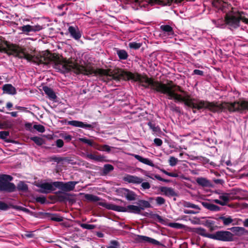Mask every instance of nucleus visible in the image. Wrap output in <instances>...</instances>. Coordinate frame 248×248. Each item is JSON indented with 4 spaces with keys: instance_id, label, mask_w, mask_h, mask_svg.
<instances>
[{
    "instance_id": "1",
    "label": "nucleus",
    "mask_w": 248,
    "mask_h": 248,
    "mask_svg": "<svg viewBox=\"0 0 248 248\" xmlns=\"http://www.w3.org/2000/svg\"><path fill=\"white\" fill-rule=\"evenodd\" d=\"M26 48L13 44H10L4 38L0 36V52L12 55L20 59H25L38 65H48L50 62L54 63V68L61 73H69L72 71L74 61L72 59L67 60L58 54L48 52L46 55L33 56L26 53Z\"/></svg>"
},
{
    "instance_id": "2",
    "label": "nucleus",
    "mask_w": 248,
    "mask_h": 248,
    "mask_svg": "<svg viewBox=\"0 0 248 248\" xmlns=\"http://www.w3.org/2000/svg\"><path fill=\"white\" fill-rule=\"evenodd\" d=\"M72 71L78 75L81 74L89 76L94 74L101 76H109L116 80L133 79L134 81L143 83L142 86L144 88H149L150 87L154 92L160 93L162 91V86H164L163 83L158 80H155L152 78H149L146 75L142 76L138 73H132L122 70H118L117 73L113 74L110 69L102 68L94 69L90 64L84 66L78 64L75 61L73 64Z\"/></svg>"
},
{
    "instance_id": "3",
    "label": "nucleus",
    "mask_w": 248,
    "mask_h": 248,
    "mask_svg": "<svg viewBox=\"0 0 248 248\" xmlns=\"http://www.w3.org/2000/svg\"><path fill=\"white\" fill-rule=\"evenodd\" d=\"M161 93L167 94L169 99H173L175 101L183 102L186 106L193 109H207L214 113L225 111L226 110H228L230 112L236 111L242 112L245 110L248 111V101L242 100L234 102H222L218 104L215 101L210 102L191 98L188 93L184 94V96H182L181 94L168 90L167 91L162 90Z\"/></svg>"
},
{
    "instance_id": "4",
    "label": "nucleus",
    "mask_w": 248,
    "mask_h": 248,
    "mask_svg": "<svg viewBox=\"0 0 248 248\" xmlns=\"http://www.w3.org/2000/svg\"><path fill=\"white\" fill-rule=\"evenodd\" d=\"M98 205L109 210L121 212H129L136 214H141L140 209L138 206L129 205L127 207H123L114 204L108 203L106 202H99Z\"/></svg>"
},
{
    "instance_id": "5",
    "label": "nucleus",
    "mask_w": 248,
    "mask_h": 248,
    "mask_svg": "<svg viewBox=\"0 0 248 248\" xmlns=\"http://www.w3.org/2000/svg\"><path fill=\"white\" fill-rule=\"evenodd\" d=\"M244 14V13L243 12L239 11L237 12V16L231 14H226L225 17L226 24L234 29L239 27L241 20L245 24H248V18L243 16Z\"/></svg>"
},
{
    "instance_id": "6",
    "label": "nucleus",
    "mask_w": 248,
    "mask_h": 248,
    "mask_svg": "<svg viewBox=\"0 0 248 248\" xmlns=\"http://www.w3.org/2000/svg\"><path fill=\"white\" fill-rule=\"evenodd\" d=\"M13 177L7 174L0 175V192L8 193L13 192L16 190V185L10 182L12 181Z\"/></svg>"
},
{
    "instance_id": "7",
    "label": "nucleus",
    "mask_w": 248,
    "mask_h": 248,
    "mask_svg": "<svg viewBox=\"0 0 248 248\" xmlns=\"http://www.w3.org/2000/svg\"><path fill=\"white\" fill-rule=\"evenodd\" d=\"M211 239L222 242H232L234 240V235L229 231H218L212 233Z\"/></svg>"
},
{
    "instance_id": "8",
    "label": "nucleus",
    "mask_w": 248,
    "mask_h": 248,
    "mask_svg": "<svg viewBox=\"0 0 248 248\" xmlns=\"http://www.w3.org/2000/svg\"><path fill=\"white\" fill-rule=\"evenodd\" d=\"M74 194L62 192L61 191H57L55 193V199L60 202H68L71 204L76 202V199L74 197Z\"/></svg>"
},
{
    "instance_id": "9",
    "label": "nucleus",
    "mask_w": 248,
    "mask_h": 248,
    "mask_svg": "<svg viewBox=\"0 0 248 248\" xmlns=\"http://www.w3.org/2000/svg\"><path fill=\"white\" fill-rule=\"evenodd\" d=\"M78 183L76 181H69L67 182H63L56 181L54 184L55 187L61 189L65 192H69L73 190L75 188V186Z\"/></svg>"
},
{
    "instance_id": "10",
    "label": "nucleus",
    "mask_w": 248,
    "mask_h": 248,
    "mask_svg": "<svg viewBox=\"0 0 248 248\" xmlns=\"http://www.w3.org/2000/svg\"><path fill=\"white\" fill-rule=\"evenodd\" d=\"M43 28L44 27L43 26L39 24H34L33 22H31V25H24L19 27V29L23 33L26 35H30V32L39 31L42 30Z\"/></svg>"
},
{
    "instance_id": "11",
    "label": "nucleus",
    "mask_w": 248,
    "mask_h": 248,
    "mask_svg": "<svg viewBox=\"0 0 248 248\" xmlns=\"http://www.w3.org/2000/svg\"><path fill=\"white\" fill-rule=\"evenodd\" d=\"M164 86H162V90H170V92H175L178 91L183 94H186V93H188L187 92L183 90V89L179 85L175 84L173 83V81L171 80H170L167 84L163 83Z\"/></svg>"
},
{
    "instance_id": "12",
    "label": "nucleus",
    "mask_w": 248,
    "mask_h": 248,
    "mask_svg": "<svg viewBox=\"0 0 248 248\" xmlns=\"http://www.w3.org/2000/svg\"><path fill=\"white\" fill-rule=\"evenodd\" d=\"M56 182L51 183L45 182L39 184L37 186L40 188L39 191L42 193L48 194L56 189L55 183Z\"/></svg>"
},
{
    "instance_id": "13",
    "label": "nucleus",
    "mask_w": 248,
    "mask_h": 248,
    "mask_svg": "<svg viewBox=\"0 0 248 248\" xmlns=\"http://www.w3.org/2000/svg\"><path fill=\"white\" fill-rule=\"evenodd\" d=\"M38 214L39 215L42 216V217L44 218H46L50 219L52 221H55L57 222H61L63 220L62 217L59 216L56 214H51L49 213H45V212H39Z\"/></svg>"
},
{
    "instance_id": "14",
    "label": "nucleus",
    "mask_w": 248,
    "mask_h": 248,
    "mask_svg": "<svg viewBox=\"0 0 248 248\" xmlns=\"http://www.w3.org/2000/svg\"><path fill=\"white\" fill-rule=\"evenodd\" d=\"M137 241L140 242H148L155 245L157 246H162L163 245L158 241L153 239L152 238L143 235H139L137 236V238L136 239Z\"/></svg>"
},
{
    "instance_id": "15",
    "label": "nucleus",
    "mask_w": 248,
    "mask_h": 248,
    "mask_svg": "<svg viewBox=\"0 0 248 248\" xmlns=\"http://www.w3.org/2000/svg\"><path fill=\"white\" fill-rule=\"evenodd\" d=\"M124 180L128 183L140 184L143 181V179L137 176L127 174L124 177Z\"/></svg>"
},
{
    "instance_id": "16",
    "label": "nucleus",
    "mask_w": 248,
    "mask_h": 248,
    "mask_svg": "<svg viewBox=\"0 0 248 248\" xmlns=\"http://www.w3.org/2000/svg\"><path fill=\"white\" fill-rule=\"evenodd\" d=\"M68 124L69 125L78 127L85 128L88 129L93 128L94 126L93 124H87L81 121L76 120L69 121Z\"/></svg>"
},
{
    "instance_id": "17",
    "label": "nucleus",
    "mask_w": 248,
    "mask_h": 248,
    "mask_svg": "<svg viewBox=\"0 0 248 248\" xmlns=\"http://www.w3.org/2000/svg\"><path fill=\"white\" fill-rule=\"evenodd\" d=\"M217 220H221L223 222V225L225 226H229L230 225H234L236 224L234 223V219L232 218V217L230 216H220L218 217L215 218Z\"/></svg>"
},
{
    "instance_id": "18",
    "label": "nucleus",
    "mask_w": 248,
    "mask_h": 248,
    "mask_svg": "<svg viewBox=\"0 0 248 248\" xmlns=\"http://www.w3.org/2000/svg\"><path fill=\"white\" fill-rule=\"evenodd\" d=\"M229 229L234 233L235 235L238 236L248 235V231L244 227H232Z\"/></svg>"
},
{
    "instance_id": "19",
    "label": "nucleus",
    "mask_w": 248,
    "mask_h": 248,
    "mask_svg": "<svg viewBox=\"0 0 248 248\" xmlns=\"http://www.w3.org/2000/svg\"><path fill=\"white\" fill-rule=\"evenodd\" d=\"M68 31L71 36L76 40H78L81 37V33L78 28L70 26Z\"/></svg>"
},
{
    "instance_id": "20",
    "label": "nucleus",
    "mask_w": 248,
    "mask_h": 248,
    "mask_svg": "<svg viewBox=\"0 0 248 248\" xmlns=\"http://www.w3.org/2000/svg\"><path fill=\"white\" fill-rule=\"evenodd\" d=\"M122 191L125 198L128 201H134L136 199L137 195L135 192L125 188H123Z\"/></svg>"
},
{
    "instance_id": "21",
    "label": "nucleus",
    "mask_w": 248,
    "mask_h": 248,
    "mask_svg": "<svg viewBox=\"0 0 248 248\" xmlns=\"http://www.w3.org/2000/svg\"><path fill=\"white\" fill-rule=\"evenodd\" d=\"M201 203L205 208L212 212L219 211L221 209L220 207L215 204H214L212 203L206 202H202Z\"/></svg>"
},
{
    "instance_id": "22",
    "label": "nucleus",
    "mask_w": 248,
    "mask_h": 248,
    "mask_svg": "<svg viewBox=\"0 0 248 248\" xmlns=\"http://www.w3.org/2000/svg\"><path fill=\"white\" fill-rule=\"evenodd\" d=\"M142 215L144 217H149L153 219H157V221L160 223L162 224H164L166 223V221L164 219L162 218V217L157 214H154L152 212L150 213L145 212L142 214Z\"/></svg>"
},
{
    "instance_id": "23",
    "label": "nucleus",
    "mask_w": 248,
    "mask_h": 248,
    "mask_svg": "<svg viewBox=\"0 0 248 248\" xmlns=\"http://www.w3.org/2000/svg\"><path fill=\"white\" fill-rule=\"evenodd\" d=\"M151 2L158 3L162 5H170L172 3L179 4L183 0H149Z\"/></svg>"
},
{
    "instance_id": "24",
    "label": "nucleus",
    "mask_w": 248,
    "mask_h": 248,
    "mask_svg": "<svg viewBox=\"0 0 248 248\" xmlns=\"http://www.w3.org/2000/svg\"><path fill=\"white\" fill-rule=\"evenodd\" d=\"M193 232L202 236L211 239L212 233H207L206 230L202 227H197L193 228Z\"/></svg>"
},
{
    "instance_id": "25",
    "label": "nucleus",
    "mask_w": 248,
    "mask_h": 248,
    "mask_svg": "<svg viewBox=\"0 0 248 248\" xmlns=\"http://www.w3.org/2000/svg\"><path fill=\"white\" fill-rule=\"evenodd\" d=\"M4 93L10 94H16V88L11 84H6L2 86Z\"/></svg>"
},
{
    "instance_id": "26",
    "label": "nucleus",
    "mask_w": 248,
    "mask_h": 248,
    "mask_svg": "<svg viewBox=\"0 0 248 248\" xmlns=\"http://www.w3.org/2000/svg\"><path fill=\"white\" fill-rule=\"evenodd\" d=\"M202 224L208 228L210 232H213L218 228V226L216 225L215 221L212 220H206Z\"/></svg>"
},
{
    "instance_id": "27",
    "label": "nucleus",
    "mask_w": 248,
    "mask_h": 248,
    "mask_svg": "<svg viewBox=\"0 0 248 248\" xmlns=\"http://www.w3.org/2000/svg\"><path fill=\"white\" fill-rule=\"evenodd\" d=\"M132 155L136 159H137L140 162H141V163H142L143 164H145L146 165H149L150 166H151V167H154L155 166V165L152 162V161L151 160H150V159H149L148 158H143L141 156H140V155H136V154H133Z\"/></svg>"
},
{
    "instance_id": "28",
    "label": "nucleus",
    "mask_w": 248,
    "mask_h": 248,
    "mask_svg": "<svg viewBox=\"0 0 248 248\" xmlns=\"http://www.w3.org/2000/svg\"><path fill=\"white\" fill-rule=\"evenodd\" d=\"M43 90L45 94L47 95L49 99L54 100L57 98V96L55 92L51 88L45 86L43 87Z\"/></svg>"
},
{
    "instance_id": "29",
    "label": "nucleus",
    "mask_w": 248,
    "mask_h": 248,
    "mask_svg": "<svg viewBox=\"0 0 248 248\" xmlns=\"http://www.w3.org/2000/svg\"><path fill=\"white\" fill-rule=\"evenodd\" d=\"M138 204L139 205L138 206L140 209V212L142 210H144L145 208H149L152 207V205L149 201L143 200H139Z\"/></svg>"
},
{
    "instance_id": "30",
    "label": "nucleus",
    "mask_w": 248,
    "mask_h": 248,
    "mask_svg": "<svg viewBox=\"0 0 248 248\" xmlns=\"http://www.w3.org/2000/svg\"><path fill=\"white\" fill-rule=\"evenodd\" d=\"M196 182L199 186L202 187H210L211 186L210 181L205 178H198Z\"/></svg>"
},
{
    "instance_id": "31",
    "label": "nucleus",
    "mask_w": 248,
    "mask_h": 248,
    "mask_svg": "<svg viewBox=\"0 0 248 248\" xmlns=\"http://www.w3.org/2000/svg\"><path fill=\"white\" fill-rule=\"evenodd\" d=\"M160 29L164 33H167L168 35H173L174 34L172 28L169 25H161Z\"/></svg>"
},
{
    "instance_id": "32",
    "label": "nucleus",
    "mask_w": 248,
    "mask_h": 248,
    "mask_svg": "<svg viewBox=\"0 0 248 248\" xmlns=\"http://www.w3.org/2000/svg\"><path fill=\"white\" fill-rule=\"evenodd\" d=\"M116 53L120 60H126L128 57V53L124 49H116Z\"/></svg>"
},
{
    "instance_id": "33",
    "label": "nucleus",
    "mask_w": 248,
    "mask_h": 248,
    "mask_svg": "<svg viewBox=\"0 0 248 248\" xmlns=\"http://www.w3.org/2000/svg\"><path fill=\"white\" fill-rule=\"evenodd\" d=\"M19 191L27 192L28 190V186L24 182L20 181L17 185L16 188Z\"/></svg>"
},
{
    "instance_id": "34",
    "label": "nucleus",
    "mask_w": 248,
    "mask_h": 248,
    "mask_svg": "<svg viewBox=\"0 0 248 248\" xmlns=\"http://www.w3.org/2000/svg\"><path fill=\"white\" fill-rule=\"evenodd\" d=\"M84 198L86 200L89 202H95L99 201L100 200L99 197L91 194H85Z\"/></svg>"
},
{
    "instance_id": "35",
    "label": "nucleus",
    "mask_w": 248,
    "mask_h": 248,
    "mask_svg": "<svg viewBox=\"0 0 248 248\" xmlns=\"http://www.w3.org/2000/svg\"><path fill=\"white\" fill-rule=\"evenodd\" d=\"M182 204L184 207L195 209L198 211L201 210V208L199 207V206L198 205L193 204L192 203H191L189 202L184 201L183 202Z\"/></svg>"
},
{
    "instance_id": "36",
    "label": "nucleus",
    "mask_w": 248,
    "mask_h": 248,
    "mask_svg": "<svg viewBox=\"0 0 248 248\" xmlns=\"http://www.w3.org/2000/svg\"><path fill=\"white\" fill-rule=\"evenodd\" d=\"M114 170L113 166L111 164H105L104 165L103 170L102 173L104 175H107L109 172L112 171Z\"/></svg>"
},
{
    "instance_id": "37",
    "label": "nucleus",
    "mask_w": 248,
    "mask_h": 248,
    "mask_svg": "<svg viewBox=\"0 0 248 248\" xmlns=\"http://www.w3.org/2000/svg\"><path fill=\"white\" fill-rule=\"evenodd\" d=\"M31 140L38 146L45 144V140L42 138L35 136L31 138Z\"/></svg>"
},
{
    "instance_id": "38",
    "label": "nucleus",
    "mask_w": 248,
    "mask_h": 248,
    "mask_svg": "<svg viewBox=\"0 0 248 248\" xmlns=\"http://www.w3.org/2000/svg\"><path fill=\"white\" fill-rule=\"evenodd\" d=\"M80 141L83 143L87 144L90 146L93 147L94 148H96V147L98 146V144L94 142L92 140L87 139L86 138H80Z\"/></svg>"
},
{
    "instance_id": "39",
    "label": "nucleus",
    "mask_w": 248,
    "mask_h": 248,
    "mask_svg": "<svg viewBox=\"0 0 248 248\" xmlns=\"http://www.w3.org/2000/svg\"><path fill=\"white\" fill-rule=\"evenodd\" d=\"M9 134L10 133L8 131H0V139L3 140L6 142H12V141L11 140L7 139V137L9 136Z\"/></svg>"
},
{
    "instance_id": "40",
    "label": "nucleus",
    "mask_w": 248,
    "mask_h": 248,
    "mask_svg": "<svg viewBox=\"0 0 248 248\" xmlns=\"http://www.w3.org/2000/svg\"><path fill=\"white\" fill-rule=\"evenodd\" d=\"M147 125L153 132L156 133L160 131V128L158 126L155 125V124L151 122H149Z\"/></svg>"
},
{
    "instance_id": "41",
    "label": "nucleus",
    "mask_w": 248,
    "mask_h": 248,
    "mask_svg": "<svg viewBox=\"0 0 248 248\" xmlns=\"http://www.w3.org/2000/svg\"><path fill=\"white\" fill-rule=\"evenodd\" d=\"M13 208L17 210L22 211L25 213L27 214H31L32 212H31L29 209L25 208L22 206H18V205H12Z\"/></svg>"
},
{
    "instance_id": "42",
    "label": "nucleus",
    "mask_w": 248,
    "mask_h": 248,
    "mask_svg": "<svg viewBox=\"0 0 248 248\" xmlns=\"http://www.w3.org/2000/svg\"><path fill=\"white\" fill-rule=\"evenodd\" d=\"M87 157L92 160L96 161H102L103 159V156L101 155H96L92 154H88Z\"/></svg>"
},
{
    "instance_id": "43",
    "label": "nucleus",
    "mask_w": 248,
    "mask_h": 248,
    "mask_svg": "<svg viewBox=\"0 0 248 248\" xmlns=\"http://www.w3.org/2000/svg\"><path fill=\"white\" fill-rule=\"evenodd\" d=\"M96 149L100 151H106L107 152H109L111 150V147L108 145H98Z\"/></svg>"
},
{
    "instance_id": "44",
    "label": "nucleus",
    "mask_w": 248,
    "mask_h": 248,
    "mask_svg": "<svg viewBox=\"0 0 248 248\" xmlns=\"http://www.w3.org/2000/svg\"><path fill=\"white\" fill-rule=\"evenodd\" d=\"M128 46L130 48L136 50L140 47L141 44L134 42L129 43Z\"/></svg>"
},
{
    "instance_id": "45",
    "label": "nucleus",
    "mask_w": 248,
    "mask_h": 248,
    "mask_svg": "<svg viewBox=\"0 0 248 248\" xmlns=\"http://www.w3.org/2000/svg\"><path fill=\"white\" fill-rule=\"evenodd\" d=\"M80 226L83 229L87 230H93L95 228V225L93 224H88L85 223H80Z\"/></svg>"
},
{
    "instance_id": "46",
    "label": "nucleus",
    "mask_w": 248,
    "mask_h": 248,
    "mask_svg": "<svg viewBox=\"0 0 248 248\" xmlns=\"http://www.w3.org/2000/svg\"><path fill=\"white\" fill-rule=\"evenodd\" d=\"M166 196L174 197L178 196V194L171 187H168Z\"/></svg>"
},
{
    "instance_id": "47",
    "label": "nucleus",
    "mask_w": 248,
    "mask_h": 248,
    "mask_svg": "<svg viewBox=\"0 0 248 248\" xmlns=\"http://www.w3.org/2000/svg\"><path fill=\"white\" fill-rule=\"evenodd\" d=\"M169 226L173 228L181 229L184 228L185 225L179 223H170L169 224Z\"/></svg>"
},
{
    "instance_id": "48",
    "label": "nucleus",
    "mask_w": 248,
    "mask_h": 248,
    "mask_svg": "<svg viewBox=\"0 0 248 248\" xmlns=\"http://www.w3.org/2000/svg\"><path fill=\"white\" fill-rule=\"evenodd\" d=\"M219 198L222 200V202L225 203V205L227 202L229 201V197L228 193H223L222 195H220Z\"/></svg>"
},
{
    "instance_id": "49",
    "label": "nucleus",
    "mask_w": 248,
    "mask_h": 248,
    "mask_svg": "<svg viewBox=\"0 0 248 248\" xmlns=\"http://www.w3.org/2000/svg\"><path fill=\"white\" fill-rule=\"evenodd\" d=\"M33 128L41 133H43L45 131V127L41 124H34L33 125Z\"/></svg>"
},
{
    "instance_id": "50",
    "label": "nucleus",
    "mask_w": 248,
    "mask_h": 248,
    "mask_svg": "<svg viewBox=\"0 0 248 248\" xmlns=\"http://www.w3.org/2000/svg\"><path fill=\"white\" fill-rule=\"evenodd\" d=\"M155 201H156V204H157L158 205H159V206L165 204V203L166 202L165 199L162 197H157L155 198Z\"/></svg>"
},
{
    "instance_id": "51",
    "label": "nucleus",
    "mask_w": 248,
    "mask_h": 248,
    "mask_svg": "<svg viewBox=\"0 0 248 248\" xmlns=\"http://www.w3.org/2000/svg\"><path fill=\"white\" fill-rule=\"evenodd\" d=\"M10 208V206L6 203L0 201V210L6 211Z\"/></svg>"
},
{
    "instance_id": "52",
    "label": "nucleus",
    "mask_w": 248,
    "mask_h": 248,
    "mask_svg": "<svg viewBox=\"0 0 248 248\" xmlns=\"http://www.w3.org/2000/svg\"><path fill=\"white\" fill-rule=\"evenodd\" d=\"M178 162V159L174 156H170V157L169 163L170 166H174L176 165Z\"/></svg>"
},
{
    "instance_id": "53",
    "label": "nucleus",
    "mask_w": 248,
    "mask_h": 248,
    "mask_svg": "<svg viewBox=\"0 0 248 248\" xmlns=\"http://www.w3.org/2000/svg\"><path fill=\"white\" fill-rule=\"evenodd\" d=\"M170 108L173 111H175L177 113L181 112V110H180V107L176 106L175 105L173 104V105L170 106Z\"/></svg>"
},
{
    "instance_id": "54",
    "label": "nucleus",
    "mask_w": 248,
    "mask_h": 248,
    "mask_svg": "<svg viewBox=\"0 0 248 248\" xmlns=\"http://www.w3.org/2000/svg\"><path fill=\"white\" fill-rule=\"evenodd\" d=\"M141 186L144 190L148 189L151 187V185L148 182H141Z\"/></svg>"
},
{
    "instance_id": "55",
    "label": "nucleus",
    "mask_w": 248,
    "mask_h": 248,
    "mask_svg": "<svg viewBox=\"0 0 248 248\" xmlns=\"http://www.w3.org/2000/svg\"><path fill=\"white\" fill-rule=\"evenodd\" d=\"M35 200L37 202L41 204H44L46 202V198L45 197H38Z\"/></svg>"
},
{
    "instance_id": "56",
    "label": "nucleus",
    "mask_w": 248,
    "mask_h": 248,
    "mask_svg": "<svg viewBox=\"0 0 248 248\" xmlns=\"http://www.w3.org/2000/svg\"><path fill=\"white\" fill-rule=\"evenodd\" d=\"M110 243L113 245V246H109L107 248H117L116 247L119 246V242L116 240L111 241Z\"/></svg>"
},
{
    "instance_id": "57",
    "label": "nucleus",
    "mask_w": 248,
    "mask_h": 248,
    "mask_svg": "<svg viewBox=\"0 0 248 248\" xmlns=\"http://www.w3.org/2000/svg\"><path fill=\"white\" fill-rule=\"evenodd\" d=\"M64 143L62 140L58 139L56 141V145L58 148H62L63 146Z\"/></svg>"
},
{
    "instance_id": "58",
    "label": "nucleus",
    "mask_w": 248,
    "mask_h": 248,
    "mask_svg": "<svg viewBox=\"0 0 248 248\" xmlns=\"http://www.w3.org/2000/svg\"><path fill=\"white\" fill-rule=\"evenodd\" d=\"M154 141L155 144L157 146H160L163 143L162 140L159 138H155Z\"/></svg>"
},
{
    "instance_id": "59",
    "label": "nucleus",
    "mask_w": 248,
    "mask_h": 248,
    "mask_svg": "<svg viewBox=\"0 0 248 248\" xmlns=\"http://www.w3.org/2000/svg\"><path fill=\"white\" fill-rule=\"evenodd\" d=\"M52 160L56 162L57 163H60L61 161L63 160V158L61 157H57L56 156H52L51 158Z\"/></svg>"
},
{
    "instance_id": "60",
    "label": "nucleus",
    "mask_w": 248,
    "mask_h": 248,
    "mask_svg": "<svg viewBox=\"0 0 248 248\" xmlns=\"http://www.w3.org/2000/svg\"><path fill=\"white\" fill-rule=\"evenodd\" d=\"M200 211H195L192 210H184V213L186 214H196L199 212Z\"/></svg>"
},
{
    "instance_id": "61",
    "label": "nucleus",
    "mask_w": 248,
    "mask_h": 248,
    "mask_svg": "<svg viewBox=\"0 0 248 248\" xmlns=\"http://www.w3.org/2000/svg\"><path fill=\"white\" fill-rule=\"evenodd\" d=\"M168 187L166 186H161L159 187L160 191L163 193V194L165 196L167 195Z\"/></svg>"
},
{
    "instance_id": "62",
    "label": "nucleus",
    "mask_w": 248,
    "mask_h": 248,
    "mask_svg": "<svg viewBox=\"0 0 248 248\" xmlns=\"http://www.w3.org/2000/svg\"><path fill=\"white\" fill-rule=\"evenodd\" d=\"M204 74L203 71L198 70V69H195L192 73V75H197L199 76H203Z\"/></svg>"
},
{
    "instance_id": "63",
    "label": "nucleus",
    "mask_w": 248,
    "mask_h": 248,
    "mask_svg": "<svg viewBox=\"0 0 248 248\" xmlns=\"http://www.w3.org/2000/svg\"><path fill=\"white\" fill-rule=\"evenodd\" d=\"M212 202H213L216 203L218 204L219 205H221L222 206L225 205V203L224 202H223L222 201H221L218 199L213 200H212Z\"/></svg>"
},
{
    "instance_id": "64",
    "label": "nucleus",
    "mask_w": 248,
    "mask_h": 248,
    "mask_svg": "<svg viewBox=\"0 0 248 248\" xmlns=\"http://www.w3.org/2000/svg\"><path fill=\"white\" fill-rule=\"evenodd\" d=\"M62 138L68 142L72 140V137L70 135H65L64 136H62Z\"/></svg>"
}]
</instances>
